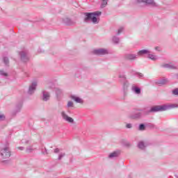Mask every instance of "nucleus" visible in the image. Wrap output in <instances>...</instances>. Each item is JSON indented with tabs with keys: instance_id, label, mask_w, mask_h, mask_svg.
<instances>
[{
	"instance_id": "1",
	"label": "nucleus",
	"mask_w": 178,
	"mask_h": 178,
	"mask_svg": "<svg viewBox=\"0 0 178 178\" xmlns=\"http://www.w3.org/2000/svg\"><path fill=\"white\" fill-rule=\"evenodd\" d=\"M85 23L92 22L93 24H98L99 23V16L102 15L101 11H96L94 13H83Z\"/></svg>"
},
{
	"instance_id": "2",
	"label": "nucleus",
	"mask_w": 178,
	"mask_h": 178,
	"mask_svg": "<svg viewBox=\"0 0 178 178\" xmlns=\"http://www.w3.org/2000/svg\"><path fill=\"white\" fill-rule=\"evenodd\" d=\"M173 108H177V104H167L163 106H154L147 111L145 115L149 113H155L156 112H163L164 111H169V109H173Z\"/></svg>"
},
{
	"instance_id": "3",
	"label": "nucleus",
	"mask_w": 178,
	"mask_h": 178,
	"mask_svg": "<svg viewBox=\"0 0 178 178\" xmlns=\"http://www.w3.org/2000/svg\"><path fill=\"white\" fill-rule=\"evenodd\" d=\"M0 154L3 159H8V158H10V149L9 148L8 144L1 149Z\"/></svg>"
},
{
	"instance_id": "4",
	"label": "nucleus",
	"mask_w": 178,
	"mask_h": 178,
	"mask_svg": "<svg viewBox=\"0 0 178 178\" xmlns=\"http://www.w3.org/2000/svg\"><path fill=\"white\" fill-rule=\"evenodd\" d=\"M61 116L65 122H67L68 123H72V124L74 123V120L72 118V117L67 116V114H66V112L62 111Z\"/></svg>"
},
{
	"instance_id": "5",
	"label": "nucleus",
	"mask_w": 178,
	"mask_h": 178,
	"mask_svg": "<svg viewBox=\"0 0 178 178\" xmlns=\"http://www.w3.org/2000/svg\"><path fill=\"white\" fill-rule=\"evenodd\" d=\"M21 60L22 62H28L30 57L29 56V52L27 51H23L19 53Z\"/></svg>"
},
{
	"instance_id": "6",
	"label": "nucleus",
	"mask_w": 178,
	"mask_h": 178,
	"mask_svg": "<svg viewBox=\"0 0 178 178\" xmlns=\"http://www.w3.org/2000/svg\"><path fill=\"white\" fill-rule=\"evenodd\" d=\"M94 55H106L108 54V50L105 49H97L92 51Z\"/></svg>"
},
{
	"instance_id": "7",
	"label": "nucleus",
	"mask_w": 178,
	"mask_h": 178,
	"mask_svg": "<svg viewBox=\"0 0 178 178\" xmlns=\"http://www.w3.org/2000/svg\"><path fill=\"white\" fill-rule=\"evenodd\" d=\"M36 88H37V82L34 81L29 86V90H28V94L29 95H31L32 94H34V92L35 91Z\"/></svg>"
},
{
	"instance_id": "8",
	"label": "nucleus",
	"mask_w": 178,
	"mask_h": 178,
	"mask_svg": "<svg viewBox=\"0 0 178 178\" xmlns=\"http://www.w3.org/2000/svg\"><path fill=\"white\" fill-rule=\"evenodd\" d=\"M138 3H146V5H152V6H156V3L154 0H137Z\"/></svg>"
},
{
	"instance_id": "9",
	"label": "nucleus",
	"mask_w": 178,
	"mask_h": 178,
	"mask_svg": "<svg viewBox=\"0 0 178 178\" xmlns=\"http://www.w3.org/2000/svg\"><path fill=\"white\" fill-rule=\"evenodd\" d=\"M42 99L47 102L49 101V98H51V95L49 94V92H47V90H42Z\"/></svg>"
},
{
	"instance_id": "10",
	"label": "nucleus",
	"mask_w": 178,
	"mask_h": 178,
	"mask_svg": "<svg viewBox=\"0 0 178 178\" xmlns=\"http://www.w3.org/2000/svg\"><path fill=\"white\" fill-rule=\"evenodd\" d=\"M138 55L133 54H127L124 56L125 59L127 60H136L137 59Z\"/></svg>"
},
{
	"instance_id": "11",
	"label": "nucleus",
	"mask_w": 178,
	"mask_h": 178,
	"mask_svg": "<svg viewBox=\"0 0 178 178\" xmlns=\"http://www.w3.org/2000/svg\"><path fill=\"white\" fill-rule=\"evenodd\" d=\"M63 23L66 24V26H72L74 24V22L72 21V19L68 17H65L63 19Z\"/></svg>"
},
{
	"instance_id": "12",
	"label": "nucleus",
	"mask_w": 178,
	"mask_h": 178,
	"mask_svg": "<svg viewBox=\"0 0 178 178\" xmlns=\"http://www.w3.org/2000/svg\"><path fill=\"white\" fill-rule=\"evenodd\" d=\"M151 54V51L148 49H143L138 51V56H143V55H148Z\"/></svg>"
},
{
	"instance_id": "13",
	"label": "nucleus",
	"mask_w": 178,
	"mask_h": 178,
	"mask_svg": "<svg viewBox=\"0 0 178 178\" xmlns=\"http://www.w3.org/2000/svg\"><path fill=\"white\" fill-rule=\"evenodd\" d=\"M119 155H120V151H115V152L109 154L108 158L110 159H112L113 158H118V156H119Z\"/></svg>"
},
{
	"instance_id": "14",
	"label": "nucleus",
	"mask_w": 178,
	"mask_h": 178,
	"mask_svg": "<svg viewBox=\"0 0 178 178\" xmlns=\"http://www.w3.org/2000/svg\"><path fill=\"white\" fill-rule=\"evenodd\" d=\"M142 117H143V113L141 112L134 113L131 115V119H140Z\"/></svg>"
},
{
	"instance_id": "15",
	"label": "nucleus",
	"mask_w": 178,
	"mask_h": 178,
	"mask_svg": "<svg viewBox=\"0 0 178 178\" xmlns=\"http://www.w3.org/2000/svg\"><path fill=\"white\" fill-rule=\"evenodd\" d=\"M131 90L134 94L140 95L141 94V88L136 86L135 85H133L131 87Z\"/></svg>"
},
{
	"instance_id": "16",
	"label": "nucleus",
	"mask_w": 178,
	"mask_h": 178,
	"mask_svg": "<svg viewBox=\"0 0 178 178\" xmlns=\"http://www.w3.org/2000/svg\"><path fill=\"white\" fill-rule=\"evenodd\" d=\"M162 67H165V69H177V67L172 63L164 64L162 65Z\"/></svg>"
},
{
	"instance_id": "17",
	"label": "nucleus",
	"mask_w": 178,
	"mask_h": 178,
	"mask_svg": "<svg viewBox=\"0 0 178 178\" xmlns=\"http://www.w3.org/2000/svg\"><path fill=\"white\" fill-rule=\"evenodd\" d=\"M156 84H159V86H163L168 83V79L163 78L162 79L158 80L156 81Z\"/></svg>"
},
{
	"instance_id": "18",
	"label": "nucleus",
	"mask_w": 178,
	"mask_h": 178,
	"mask_svg": "<svg viewBox=\"0 0 178 178\" xmlns=\"http://www.w3.org/2000/svg\"><path fill=\"white\" fill-rule=\"evenodd\" d=\"M72 99H73L74 101H75V102H76L77 104H83V99H81V98L79 97H76V96H71Z\"/></svg>"
},
{
	"instance_id": "19",
	"label": "nucleus",
	"mask_w": 178,
	"mask_h": 178,
	"mask_svg": "<svg viewBox=\"0 0 178 178\" xmlns=\"http://www.w3.org/2000/svg\"><path fill=\"white\" fill-rule=\"evenodd\" d=\"M108 1L109 0H102V4L100 6V8L102 9H104V8H106V5H108Z\"/></svg>"
},
{
	"instance_id": "20",
	"label": "nucleus",
	"mask_w": 178,
	"mask_h": 178,
	"mask_svg": "<svg viewBox=\"0 0 178 178\" xmlns=\"http://www.w3.org/2000/svg\"><path fill=\"white\" fill-rule=\"evenodd\" d=\"M147 55H148L149 59H151L152 60H156V59H158V57L156 56L154 54H151V53Z\"/></svg>"
},
{
	"instance_id": "21",
	"label": "nucleus",
	"mask_w": 178,
	"mask_h": 178,
	"mask_svg": "<svg viewBox=\"0 0 178 178\" xmlns=\"http://www.w3.org/2000/svg\"><path fill=\"white\" fill-rule=\"evenodd\" d=\"M138 148L140 149H145V145L144 144V142H139L138 144Z\"/></svg>"
},
{
	"instance_id": "22",
	"label": "nucleus",
	"mask_w": 178,
	"mask_h": 178,
	"mask_svg": "<svg viewBox=\"0 0 178 178\" xmlns=\"http://www.w3.org/2000/svg\"><path fill=\"white\" fill-rule=\"evenodd\" d=\"M120 41V39H119L118 37H116V36L113 37V42H114V44H119Z\"/></svg>"
},
{
	"instance_id": "23",
	"label": "nucleus",
	"mask_w": 178,
	"mask_h": 178,
	"mask_svg": "<svg viewBox=\"0 0 178 178\" xmlns=\"http://www.w3.org/2000/svg\"><path fill=\"white\" fill-rule=\"evenodd\" d=\"M138 130H140V131H144V130H145V125L144 124H140L138 127Z\"/></svg>"
},
{
	"instance_id": "24",
	"label": "nucleus",
	"mask_w": 178,
	"mask_h": 178,
	"mask_svg": "<svg viewBox=\"0 0 178 178\" xmlns=\"http://www.w3.org/2000/svg\"><path fill=\"white\" fill-rule=\"evenodd\" d=\"M55 91H56V94L57 97H59V95H60V94H62V90H60L58 88H56Z\"/></svg>"
},
{
	"instance_id": "25",
	"label": "nucleus",
	"mask_w": 178,
	"mask_h": 178,
	"mask_svg": "<svg viewBox=\"0 0 178 178\" xmlns=\"http://www.w3.org/2000/svg\"><path fill=\"white\" fill-rule=\"evenodd\" d=\"M127 87H129V81H127L125 79V81H124V83H123V88H124V90H126L127 88Z\"/></svg>"
},
{
	"instance_id": "26",
	"label": "nucleus",
	"mask_w": 178,
	"mask_h": 178,
	"mask_svg": "<svg viewBox=\"0 0 178 178\" xmlns=\"http://www.w3.org/2000/svg\"><path fill=\"white\" fill-rule=\"evenodd\" d=\"M74 106V104H73V102L70 101L67 103V108H73Z\"/></svg>"
},
{
	"instance_id": "27",
	"label": "nucleus",
	"mask_w": 178,
	"mask_h": 178,
	"mask_svg": "<svg viewBox=\"0 0 178 178\" xmlns=\"http://www.w3.org/2000/svg\"><path fill=\"white\" fill-rule=\"evenodd\" d=\"M0 76H3V77H7L8 73L3 70H0Z\"/></svg>"
},
{
	"instance_id": "28",
	"label": "nucleus",
	"mask_w": 178,
	"mask_h": 178,
	"mask_svg": "<svg viewBox=\"0 0 178 178\" xmlns=\"http://www.w3.org/2000/svg\"><path fill=\"white\" fill-rule=\"evenodd\" d=\"M3 60L5 65H9V58L8 57H3Z\"/></svg>"
},
{
	"instance_id": "29",
	"label": "nucleus",
	"mask_w": 178,
	"mask_h": 178,
	"mask_svg": "<svg viewBox=\"0 0 178 178\" xmlns=\"http://www.w3.org/2000/svg\"><path fill=\"white\" fill-rule=\"evenodd\" d=\"M65 154L64 152H61L58 155V161H60L65 156Z\"/></svg>"
},
{
	"instance_id": "30",
	"label": "nucleus",
	"mask_w": 178,
	"mask_h": 178,
	"mask_svg": "<svg viewBox=\"0 0 178 178\" xmlns=\"http://www.w3.org/2000/svg\"><path fill=\"white\" fill-rule=\"evenodd\" d=\"M22 106H23V103L22 102H21V103H19V104L17 105V109L18 112H19V111H20V109H22Z\"/></svg>"
},
{
	"instance_id": "31",
	"label": "nucleus",
	"mask_w": 178,
	"mask_h": 178,
	"mask_svg": "<svg viewBox=\"0 0 178 178\" xmlns=\"http://www.w3.org/2000/svg\"><path fill=\"white\" fill-rule=\"evenodd\" d=\"M123 30H124V28L120 27V28L118 29V33H117L118 35H119V34H121V33L123 32Z\"/></svg>"
},
{
	"instance_id": "32",
	"label": "nucleus",
	"mask_w": 178,
	"mask_h": 178,
	"mask_svg": "<svg viewBox=\"0 0 178 178\" xmlns=\"http://www.w3.org/2000/svg\"><path fill=\"white\" fill-rule=\"evenodd\" d=\"M173 95H177L178 96V88H175L172 90Z\"/></svg>"
},
{
	"instance_id": "33",
	"label": "nucleus",
	"mask_w": 178,
	"mask_h": 178,
	"mask_svg": "<svg viewBox=\"0 0 178 178\" xmlns=\"http://www.w3.org/2000/svg\"><path fill=\"white\" fill-rule=\"evenodd\" d=\"M6 117L3 114H0V122H2V120H5Z\"/></svg>"
},
{
	"instance_id": "34",
	"label": "nucleus",
	"mask_w": 178,
	"mask_h": 178,
	"mask_svg": "<svg viewBox=\"0 0 178 178\" xmlns=\"http://www.w3.org/2000/svg\"><path fill=\"white\" fill-rule=\"evenodd\" d=\"M26 152H33V147H29L28 148H26Z\"/></svg>"
},
{
	"instance_id": "35",
	"label": "nucleus",
	"mask_w": 178,
	"mask_h": 178,
	"mask_svg": "<svg viewBox=\"0 0 178 178\" xmlns=\"http://www.w3.org/2000/svg\"><path fill=\"white\" fill-rule=\"evenodd\" d=\"M120 79H123L124 81L126 80V76L124 74H120Z\"/></svg>"
},
{
	"instance_id": "36",
	"label": "nucleus",
	"mask_w": 178,
	"mask_h": 178,
	"mask_svg": "<svg viewBox=\"0 0 178 178\" xmlns=\"http://www.w3.org/2000/svg\"><path fill=\"white\" fill-rule=\"evenodd\" d=\"M126 127L127 129H131L133 125L131 124H127Z\"/></svg>"
},
{
	"instance_id": "37",
	"label": "nucleus",
	"mask_w": 178,
	"mask_h": 178,
	"mask_svg": "<svg viewBox=\"0 0 178 178\" xmlns=\"http://www.w3.org/2000/svg\"><path fill=\"white\" fill-rule=\"evenodd\" d=\"M138 76L140 79L144 77V74H143V73H138Z\"/></svg>"
},
{
	"instance_id": "38",
	"label": "nucleus",
	"mask_w": 178,
	"mask_h": 178,
	"mask_svg": "<svg viewBox=\"0 0 178 178\" xmlns=\"http://www.w3.org/2000/svg\"><path fill=\"white\" fill-rule=\"evenodd\" d=\"M17 149H19L20 151H24V147H18Z\"/></svg>"
},
{
	"instance_id": "39",
	"label": "nucleus",
	"mask_w": 178,
	"mask_h": 178,
	"mask_svg": "<svg viewBox=\"0 0 178 178\" xmlns=\"http://www.w3.org/2000/svg\"><path fill=\"white\" fill-rule=\"evenodd\" d=\"M58 152H59V149H58V148H56V149H54V153H55V154H58Z\"/></svg>"
},
{
	"instance_id": "40",
	"label": "nucleus",
	"mask_w": 178,
	"mask_h": 178,
	"mask_svg": "<svg viewBox=\"0 0 178 178\" xmlns=\"http://www.w3.org/2000/svg\"><path fill=\"white\" fill-rule=\"evenodd\" d=\"M21 143L22 144H29V140H26V141L24 142L23 140H21Z\"/></svg>"
},
{
	"instance_id": "41",
	"label": "nucleus",
	"mask_w": 178,
	"mask_h": 178,
	"mask_svg": "<svg viewBox=\"0 0 178 178\" xmlns=\"http://www.w3.org/2000/svg\"><path fill=\"white\" fill-rule=\"evenodd\" d=\"M42 152L44 154H48V150H47V149H44V151H42Z\"/></svg>"
},
{
	"instance_id": "42",
	"label": "nucleus",
	"mask_w": 178,
	"mask_h": 178,
	"mask_svg": "<svg viewBox=\"0 0 178 178\" xmlns=\"http://www.w3.org/2000/svg\"><path fill=\"white\" fill-rule=\"evenodd\" d=\"M155 49H156V51H159V47H155Z\"/></svg>"
},
{
	"instance_id": "43",
	"label": "nucleus",
	"mask_w": 178,
	"mask_h": 178,
	"mask_svg": "<svg viewBox=\"0 0 178 178\" xmlns=\"http://www.w3.org/2000/svg\"><path fill=\"white\" fill-rule=\"evenodd\" d=\"M176 77H177V79H178V74H176Z\"/></svg>"
},
{
	"instance_id": "44",
	"label": "nucleus",
	"mask_w": 178,
	"mask_h": 178,
	"mask_svg": "<svg viewBox=\"0 0 178 178\" xmlns=\"http://www.w3.org/2000/svg\"><path fill=\"white\" fill-rule=\"evenodd\" d=\"M39 52H42V51H39Z\"/></svg>"
}]
</instances>
